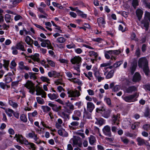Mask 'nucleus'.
Wrapping results in <instances>:
<instances>
[{
	"label": "nucleus",
	"mask_w": 150,
	"mask_h": 150,
	"mask_svg": "<svg viewBox=\"0 0 150 150\" xmlns=\"http://www.w3.org/2000/svg\"><path fill=\"white\" fill-rule=\"evenodd\" d=\"M121 139L122 142L125 144H127L129 142V140L126 137H121Z\"/></svg>",
	"instance_id": "nucleus-42"
},
{
	"label": "nucleus",
	"mask_w": 150,
	"mask_h": 150,
	"mask_svg": "<svg viewBox=\"0 0 150 150\" xmlns=\"http://www.w3.org/2000/svg\"><path fill=\"white\" fill-rule=\"evenodd\" d=\"M71 125H69V129L72 130H74L76 129V126H78L79 125V122L77 121L73 122L71 123Z\"/></svg>",
	"instance_id": "nucleus-18"
},
{
	"label": "nucleus",
	"mask_w": 150,
	"mask_h": 150,
	"mask_svg": "<svg viewBox=\"0 0 150 150\" xmlns=\"http://www.w3.org/2000/svg\"><path fill=\"white\" fill-rule=\"evenodd\" d=\"M102 131L105 135L109 137H111V132L110 126L108 125L105 126L103 129Z\"/></svg>",
	"instance_id": "nucleus-4"
},
{
	"label": "nucleus",
	"mask_w": 150,
	"mask_h": 150,
	"mask_svg": "<svg viewBox=\"0 0 150 150\" xmlns=\"http://www.w3.org/2000/svg\"><path fill=\"white\" fill-rule=\"evenodd\" d=\"M32 132H30L28 133V136L29 137L33 138L36 134H35L34 131H32Z\"/></svg>",
	"instance_id": "nucleus-57"
},
{
	"label": "nucleus",
	"mask_w": 150,
	"mask_h": 150,
	"mask_svg": "<svg viewBox=\"0 0 150 150\" xmlns=\"http://www.w3.org/2000/svg\"><path fill=\"white\" fill-rule=\"evenodd\" d=\"M89 142L90 144L92 145H94V144L96 142V137L93 135H91L88 137Z\"/></svg>",
	"instance_id": "nucleus-20"
},
{
	"label": "nucleus",
	"mask_w": 150,
	"mask_h": 150,
	"mask_svg": "<svg viewBox=\"0 0 150 150\" xmlns=\"http://www.w3.org/2000/svg\"><path fill=\"white\" fill-rule=\"evenodd\" d=\"M57 40L59 43H63L65 42L66 39L64 37H60L57 39Z\"/></svg>",
	"instance_id": "nucleus-44"
},
{
	"label": "nucleus",
	"mask_w": 150,
	"mask_h": 150,
	"mask_svg": "<svg viewBox=\"0 0 150 150\" xmlns=\"http://www.w3.org/2000/svg\"><path fill=\"white\" fill-rule=\"evenodd\" d=\"M83 118H85V119H91V115L89 112L86 111L85 108H84L83 112Z\"/></svg>",
	"instance_id": "nucleus-25"
},
{
	"label": "nucleus",
	"mask_w": 150,
	"mask_h": 150,
	"mask_svg": "<svg viewBox=\"0 0 150 150\" xmlns=\"http://www.w3.org/2000/svg\"><path fill=\"white\" fill-rule=\"evenodd\" d=\"M148 65V62L145 57H142L139 59L138 61V66L139 68H142Z\"/></svg>",
	"instance_id": "nucleus-1"
},
{
	"label": "nucleus",
	"mask_w": 150,
	"mask_h": 150,
	"mask_svg": "<svg viewBox=\"0 0 150 150\" xmlns=\"http://www.w3.org/2000/svg\"><path fill=\"white\" fill-rule=\"evenodd\" d=\"M101 74L102 75V74L100 73L99 71H95L94 73V75L96 79L99 76H101Z\"/></svg>",
	"instance_id": "nucleus-59"
},
{
	"label": "nucleus",
	"mask_w": 150,
	"mask_h": 150,
	"mask_svg": "<svg viewBox=\"0 0 150 150\" xmlns=\"http://www.w3.org/2000/svg\"><path fill=\"white\" fill-rule=\"evenodd\" d=\"M53 72V77L54 78L58 77L60 76L59 73L55 71H52Z\"/></svg>",
	"instance_id": "nucleus-51"
},
{
	"label": "nucleus",
	"mask_w": 150,
	"mask_h": 150,
	"mask_svg": "<svg viewBox=\"0 0 150 150\" xmlns=\"http://www.w3.org/2000/svg\"><path fill=\"white\" fill-rule=\"evenodd\" d=\"M11 19V15L9 14H6L5 16V20L7 23H10Z\"/></svg>",
	"instance_id": "nucleus-45"
},
{
	"label": "nucleus",
	"mask_w": 150,
	"mask_h": 150,
	"mask_svg": "<svg viewBox=\"0 0 150 150\" xmlns=\"http://www.w3.org/2000/svg\"><path fill=\"white\" fill-rule=\"evenodd\" d=\"M71 140H72L73 141V146L74 145H77L78 144V143L80 142L82 140L81 138L78 136H74L73 138H71Z\"/></svg>",
	"instance_id": "nucleus-13"
},
{
	"label": "nucleus",
	"mask_w": 150,
	"mask_h": 150,
	"mask_svg": "<svg viewBox=\"0 0 150 150\" xmlns=\"http://www.w3.org/2000/svg\"><path fill=\"white\" fill-rule=\"evenodd\" d=\"M137 67V62H133L132 64V66L130 68L131 73L134 74L136 70Z\"/></svg>",
	"instance_id": "nucleus-21"
},
{
	"label": "nucleus",
	"mask_w": 150,
	"mask_h": 150,
	"mask_svg": "<svg viewBox=\"0 0 150 150\" xmlns=\"http://www.w3.org/2000/svg\"><path fill=\"white\" fill-rule=\"evenodd\" d=\"M132 4L134 8L135 9L137 7L139 6V2L138 0H133Z\"/></svg>",
	"instance_id": "nucleus-35"
},
{
	"label": "nucleus",
	"mask_w": 150,
	"mask_h": 150,
	"mask_svg": "<svg viewBox=\"0 0 150 150\" xmlns=\"http://www.w3.org/2000/svg\"><path fill=\"white\" fill-rule=\"evenodd\" d=\"M38 11L41 13H43V14L47 16V14L43 10V8L41 7H39L38 8Z\"/></svg>",
	"instance_id": "nucleus-61"
},
{
	"label": "nucleus",
	"mask_w": 150,
	"mask_h": 150,
	"mask_svg": "<svg viewBox=\"0 0 150 150\" xmlns=\"http://www.w3.org/2000/svg\"><path fill=\"white\" fill-rule=\"evenodd\" d=\"M120 88V87L118 85H116L113 88L112 91L114 92H116L118 91Z\"/></svg>",
	"instance_id": "nucleus-60"
},
{
	"label": "nucleus",
	"mask_w": 150,
	"mask_h": 150,
	"mask_svg": "<svg viewBox=\"0 0 150 150\" xmlns=\"http://www.w3.org/2000/svg\"><path fill=\"white\" fill-rule=\"evenodd\" d=\"M114 71L113 70L110 71L106 76V79H109L112 78L114 75Z\"/></svg>",
	"instance_id": "nucleus-30"
},
{
	"label": "nucleus",
	"mask_w": 150,
	"mask_h": 150,
	"mask_svg": "<svg viewBox=\"0 0 150 150\" xmlns=\"http://www.w3.org/2000/svg\"><path fill=\"white\" fill-rule=\"evenodd\" d=\"M69 80L71 82H73L74 83H79V79H77L76 78H72L71 79H69Z\"/></svg>",
	"instance_id": "nucleus-55"
},
{
	"label": "nucleus",
	"mask_w": 150,
	"mask_h": 150,
	"mask_svg": "<svg viewBox=\"0 0 150 150\" xmlns=\"http://www.w3.org/2000/svg\"><path fill=\"white\" fill-rule=\"evenodd\" d=\"M38 103L41 105L44 104L45 103V101L44 99L40 97H37L36 98Z\"/></svg>",
	"instance_id": "nucleus-37"
},
{
	"label": "nucleus",
	"mask_w": 150,
	"mask_h": 150,
	"mask_svg": "<svg viewBox=\"0 0 150 150\" xmlns=\"http://www.w3.org/2000/svg\"><path fill=\"white\" fill-rule=\"evenodd\" d=\"M141 52L139 48H138L135 52V55H136L137 57H139L140 56Z\"/></svg>",
	"instance_id": "nucleus-52"
},
{
	"label": "nucleus",
	"mask_w": 150,
	"mask_h": 150,
	"mask_svg": "<svg viewBox=\"0 0 150 150\" xmlns=\"http://www.w3.org/2000/svg\"><path fill=\"white\" fill-rule=\"evenodd\" d=\"M16 49L20 50L23 51H25L26 50L25 49L24 45L19 42L17 44L16 47Z\"/></svg>",
	"instance_id": "nucleus-22"
},
{
	"label": "nucleus",
	"mask_w": 150,
	"mask_h": 150,
	"mask_svg": "<svg viewBox=\"0 0 150 150\" xmlns=\"http://www.w3.org/2000/svg\"><path fill=\"white\" fill-rule=\"evenodd\" d=\"M25 145L27 146V147L29 149H32V150H36V147L35 145L33 143L29 142L26 141L25 143Z\"/></svg>",
	"instance_id": "nucleus-12"
},
{
	"label": "nucleus",
	"mask_w": 150,
	"mask_h": 150,
	"mask_svg": "<svg viewBox=\"0 0 150 150\" xmlns=\"http://www.w3.org/2000/svg\"><path fill=\"white\" fill-rule=\"evenodd\" d=\"M150 109L148 107L146 108L144 113V116L145 117L149 116L150 115Z\"/></svg>",
	"instance_id": "nucleus-31"
},
{
	"label": "nucleus",
	"mask_w": 150,
	"mask_h": 150,
	"mask_svg": "<svg viewBox=\"0 0 150 150\" xmlns=\"http://www.w3.org/2000/svg\"><path fill=\"white\" fill-rule=\"evenodd\" d=\"M142 23L144 24V27L146 29V30H147L149 27V23L147 21H146Z\"/></svg>",
	"instance_id": "nucleus-47"
},
{
	"label": "nucleus",
	"mask_w": 150,
	"mask_h": 150,
	"mask_svg": "<svg viewBox=\"0 0 150 150\" xmlns=\"http://www.w3.org/2000/svg\"><path fill=\"white\" fill-rule=\"evenodd\" d=\"M122 63V61H119L115 63L114 64V66L115 67H117L120 66Z\"/></svg>",
	"instance_id": "nucleus-63"
},
{
	"label": "nucleus",
	"mask_w": 150,
	"mask_h": 150,
	"mask_svg": "<svg viewBox=\"0 0 150 150\" xmlns=\"http://www.w3.org/2000/svg\"><path fill=\"white\" fill-rule=\"evenodd\" d=\"M47 62L48 64L52 67H55V64L54 62L51 60H47Z\"/></svg>",
	"instance_id": "nucleus-54"
},
{
	"label": "nucleus",
	"mask_w": 150,
	"mask_h": 150,
	"mask_svg": "<svg viewBox=\"0 0 150 150\" xmlns=\"http://www.w3.org/2000/svg\"><path fill=\"white\" fill-rule=\"evenodd\" d=\"M18 65L19 68L21 70L25 69L28 71L30 69L28 67L24 65V63L23 61L20 62L18 63Z\"/></svg>",
	"instance_id": "nucleus-15"
},
{
	"label": "nucleus",
	"mask_w": 150,
	"mask_h": 150,
	"mask_svg": "<svg viewBox=\"0 0 150 150\" xmlns=\"http://www.w3.org/2000/svg\"><path fill=\"white\" fill-rule=\"evenodd\" d=\"M33 56L34 58V61L38 62V61L40 60V59L39 58V54L37 53H35Z\"/></svg>",
	"instance_id": "nucleus-50"
},
{
	"label": "nucleus",
	"mask_w": 150,
	"mask_h": 150,
	"mask_svg": "<svg viewBox=\"0 0 150 150\" xmlns=\"http://www.w3.org/2000/svg\"><path fill=\"white\" fill-rule=\"evenodd\" d=\"M141 79V76L140 74L138 72H136L133 76L132 81L135 83L139 82Z\"/></svg>",
	"instance_id": "nucleus-9"
},
{
	"label": "nucleus",
	"mask_w": 150,
	"mask_h": 150,
	"mask_svg": "<svg viewBox=\"0 0 150 150\" xmlns=\"http://www.w3.org/2000/svg\"><path fill=\"white\" fill-rule=\"evenodd\" d=\"M3 81H4L6 83H8L12 81V79L11 77L7 76V75H6L4 76Z\"/></svg>",
	"instance_id": "nucleus-32"
},
{
	"label": "nucleus",
	"mask_w": 150,
	"mask_h": 150,
	"mask_svg": "<svg viewBox=\"0 0 150 150\" xmlns=\"http://www.w3.org/2000/svg\"><path fill=\"white\" fill-rule=\"evenodd\" d=\"M0 87L3 89H5L6 87V83L3 82H0Z\"/></svg>",
	"instance_id": "nucleus-64"
},
{
	"label": "nucleus",
	"mask_w": 150,
	"mask_h": 150,
	"mask_svg": "<svg viewBox=\"0 0 150 150\" xmlns=\"http://www.w3.org/2000/svg\"><path fill=\"white\" fill-rule=\"evenodd\" d=\"M20 81V80L16 81H12L11 83V86L13 87L14 86H18Z\"/></svg>",
	"instance_id": "nucleus-53"
},
{
	"label": "nucleus",
	"mask_w": 150,
	"mask_h": 150,
	"mask_svg": "<svg viewBox=\"0 0 150 150\" xmlns=\"http://www.w3.org/2000/svg\"><path fill=\"white\" fill-rule=\"evenodd\" d=\"M67 94L69 95V97H78L81 95L79 91L77 90L74 91L72 90H68Z\"/></svg>",
	"instance_id": "nucleus-3"
},
{
	"label": "nucleus",
	"mask_w": 150,
	"mask_h": 150,
	"mask_svg": "<svg viewBox=\"0 0 150 150\" xmlns=\"http://www.w3.org/2000/svg\"><path fill=\"white\" fill-rule=\"evenodd\" d=\"M28 74L30 75L29 77L30 79H33L35 80L36 79V77L35 76L36 74V73L29 72Z\"/></svg>",
	"instance_id": "nucleus-39"
},
{
	"label": "nucleus",
	"mask_w": 150,
	"mask_h": 150,
	"mask_svg": "<svg viewBox=\"0 0 150 150\" xmlns=\"http://www.w3.org/2000/svg\"><path fill=\"white\" fill-rule=\"evenodd\" d=\"M137 87L135 86H129L126 90V92L128 93H131L133 91H137Z\"/></svg>",
	"instance_id": "nucleus-19"
},
{
	"label": "nucleus",
	"mask_w": 150,
	"mask_h": 150,
	"mask_svg": "<svg viewBox=\"0 0 150 150\" xmlns=\"http://www.w3.org/2000/svg\"><path fill=\"white\" fill-rule=\"evenodd\" d=\"M94 108L95 105L93 103L88 102L87 103V109L90 112H92Z\"/></svg>",
	"instance_id": "nucleus-16"
},
{
	"label": "nucleus",
	"mask_w": 150,
	"mask_h": 150,
	"mask_svg": "<svg viewBox=\"0 0 150 150\" xmlns=\"http://www.w3.org/2000/svg\"><path fill=\"white\" fill-rule=\"evenodd\" d=\"M16 138V140L17 142H19L21 144H24L25 145V143L26 141H28L26 138L23 136L22 135L20 134H16L14 137V138Z\"/></svg>",
	"instance_id": "nucleus-2"
},
{
	"label": "nucleus",
	"mask_w": 150,
	"mask_h": 150,
	"mask_svg": "<svg viewBox=\"0 0 150 150\" xmlns=\"http://www.w3.org/2000/svg\"><path fill=\"white\" fill-rule=\"evenodd\" d=\"M104 100L108 105H111V100L110 98L105 97Z\"/></svg>",
	"instance_id": "nucleus-46"
},
{
	"label": "nucleus",
	"mask_w": 150,
	"mask_h": 150,
	"mask_svg": "<svg viewBox=\"0 0 150 150\" xmlns=\"http://www.w3.org/2000/svg\"><path fill=\"white\" fill-rule=\"evenodd\" d=\"M51 102L49 103L48 105L52 107V109L54 111L57 112L58 114L61 110V106L59 105L58 106L57 105L53 104Z\"/></svg>",
	"instance_id": "nucleus-5"
},
{
	"label": "nucleus",
	"mask_w": 150,
	"mask_h": 150,
	"mask_svg": "<svg viewBox=\"0 0 150 150\" xmlns=\"http://www.w3.org/2000/svg\"><path fill=\"white\" fill-rule=\"evenodd\" d=\"M118 118V116L117 115H113L112 116V124L113 125H118L119 124V123L116 122V121L117 120Z\"/></svg>",
	"instance_id": "nucleus-27"
},
{
	"label": "nucleus",
	"mask_w": 150,
	"mask_h": 150,
	"mask_svg": "<svg viewBox=\"0 0 150 150\" xmlns=\"http://www.w3.org/2000/svg\"><path fill=\"white\" fill-rule=\"evenodd\" d=\"M4 64H3L4 67L7 71L8 70V67L10 63V61L9 60H6L5 59L3 60Z\"/></svg>",
	"instance_id": "nucleus-28"
},
{
	"label": "nucleus",
	"mask_w": 150,
	"mask_h": 150,
	"mask_svg": "<svg viewBox=\"0 0 150 150\" xmlns=\"http://www.w3.org/2000/svg\"><path fill=\"white\" fill-rule=\"evenodd\" d=\"M16 49V47L14 46L12 47L11 48V49L12 50V53L13 55H16L18 53V51Z\"/></svg>",
	"instance_id": "nucleus-49"
},
{
	"label": "nucleus",
	"mask_w": 150,
	"mask_h": 150,
	"mask_svg": "<svg viewBox=\"0 0 150 150\" xmlns=\"http://www.w3.org/2000/svg\"><path fill=\"white\" fill-rule=\"evenodd\" d=\"M139 125V123L135 122L134 124H132L131 126V128L133 130L137 128V127Z\"/></svg>",
	"instance_id": "nucleus-56"
},
{
	"label": "nucleus",
	"mask_w": 150,
	"mask_h": 150,
	"mask_svg": "<svg viewBox=\"0 0 150 150\" xmlns=\"http://www.w3.org/2000/svg\"><path fill=\"white\" fill-rule=\"evenodd\" d=\"M70 62L72 64H76V65L81 64V58L79 56H75L71 59Z\"/></svg>",
	"instance_id": "nucleus-6"
},
{
	"label": "nucleus",
	"mask_w": 150,
	"mask_h": 150,
	"mask_svg": "<svg viewBox=\"0 0 150 150\" xmlns=\"http://www.w3.org/2000/svg\"><path fill=\"white\" fill-rule=\"evenodd\" d=\"M142 68L143 71L145 75L146 76H148L149 71L148 65L146 66H145L144 67H143Z\"/></svg>",
	"instance_id": "nucleus-33"
},
{
	"label": "nucleus",
	"mask_w": 150,
	"mask_h": 150,
	"mask_svg": "<svg viewBox=\"0 0 150 150\" xmlns=\"http://www.w3.org/2000/svg\"><path fill=\"white\" fill-rule=\"evenodd\" d=\"M136 15L139 20H140L142 17L143 12L142 10L140 8H138L136 11Z\"/></svg>",
	"instance_id": "nucleus-17"
},
{
	"label": "nucleus",
	"mask_w": 150,
	"mask_h": 150,
	"mask_svg": "<svg viewBox=\"0 0 150 150\" xmlns=\"http://www.w3.org/2000/svg\"><path fill=\"white\" fill-rule=\"evenodd\" d=\"M112 62H111L110 61H109V62L107 63H103L101 64L100 66V67H106L108 66H110Z\"/></svg>",
	"instance_id": "nucleus-48"
},
{
	"label": "nucleus",
	"mask_w": 150,
	"mask_h": 150,
	"mask_svg": "<svg viewBox=\"0 0 150 150\" xmlns=\"http://www.w3.org/2000/svg\"><path fill=\"white\" fill-rule=\"evenodd\" d=\"M8 111L12 113L13 116L16 118L18 119L19 117V113L17 112H14L13 110L9 108Z\"/></svg>",
	"instance_id": "nucleus-29"
},
{
	"label": "nucleus",
	"mask_w": 150,
	"mask_h": 150,
	"mask_svg": "<svg viewBox=\"0 0 150 150\" xmlns=\"http://www.w3.org/2000/svg\"><path fill=\"white\" fill-rule=\"evenodd\" d=\"M81 64L76 65V66H74V68L75 70H76L78 72H80V67Z\"/></svg>",
	"instance_id": "nucleus-62"
},
{
	"label": "nucleus",
	"mask_w": 150,
	"mask_h": 150,
	"mask_svg": "<svg viewBox=\"0 0 150 150\" xmlns=\"http://www.w3.org/2000/svg\"><path fill=\"white\" fill-rule=\"evenodd\" d=\"M38 114V112L36 110H35L32 113H28V117H35Z\"/></svg>",
	"instance_id": "nucleus-41"
},
{
	"label": "nucleus",
	"mask_w": 150,
	"mask_h": 150,
	"mask_svg": "<svg viewBox=\"0 0 150 150\" xmlns=\"http://www.w3.org/2000/svg\"><path fill=\"white\" fill-rule=\"evenodd\" d=\"M10 65V68L11 69H13L16 67L17 64L15 61L13 60L11 61Z\"/></svg>",
	"instance_id": "nucleus-43"
},
{
	"label": "nucleus",
	"mask_w": 150,
	"mask_h": 150,
	"mask_svg": "<svg viewBox=\"0 0 150 150\" xmlns=\"http://www.w3.org/2000/svg\"><path fill=\"white\" fill-rule=\"evenodd\" d=\"M40 78L42 81L43 82H46L48 83H50V82H49L50 81V80L47 77L42 76Z\"/></svg>",
	"instance_id": "nucleus-36"
},
{
	"label": "nucleus",
	"mask_w": 150,
	"mask_h": 150,
	"mask_svg": "<svg viewBox=\"0 0 150 150\" xmlns=\"http://www.w3.org/2000/svg\"><path fill=\"white\" fill-rule=\"evenodd\" d=\"M97 23L99 27L101 26L102 25V27L105 28V25L106 24V22L104 18L100 17L97 19Z\"/></svg>",
	"instance_id": "nucleus-11"
},
{
	"label": "nucleus",
	"mask_w": 150,
	"mask_h": 150,
	"mask_svg": "<svg viewBox=\"0 0 150 150\" xmlns=\"http://www.w3.org/2000/svg\"><path fill=\"white\" fill-rule=\"evenodd\" d=\"M33 41V40L29 36H27L26 37L25 41L26 43L28 45H30V41Z\"/></svg>",
	"instance_id": "nucleus-38"
},
{
	"label": "nucleus",
	"mask_w": 150,
	"mask_h": 150,
	"mask_svg": "<svg viewBox=\"0 0 150 150\" xmlns=\"http://www.w3.org/2000/svg\"><path fill=\"white\" fill-rule=\"evenodd\" d=\"M20 120L24 122H26L27 121V116L25 114H22L20 117Z\"/></svg>",
	"instance_id": "nucleus-34"
},
{
	"label": "nucleus",
	"mask_w": 150,
	"mask_h": 150,
	"mask_svg": "<svg viewBox=\"0 0 150 150\" xmlns=\"http://www.w3.org/2000/svg\"><path fill=\"white\" fill-rule=\"evenodd\" d=\"M48 97L51 100H53L54 99H57L58 97V94H56L53 93L51 94V93H49L47 94Z\"/></svg>",
	"instance_id": "nucleus-24"
},
{
	"label": "nucleus",
	"mask_w": 150,
	"mask_h": 150,
	"mask_svg": "<svg viewBox=\"0 0 150 150\" xmlns=\"http://www.w3.org/2000/svg\"><path fill=\"white\" fill-rule=\"evenodd\" d=\"M144 88L146 91H150V84H146L144 85Z\"/></svg>",
	"instance_id": "nucleus-58"
},
{
	"label": "nucleus",
	"mask_w": 150,
	"mask_h": 150,
	"mask_svg": "<svg viewBox=\"0 0 150 150\" xmlns=\"http://www.w3.org/2000/svg\"><path fill=\"white\" fill-rule=\"evenodd\" d=\"M89 54L90 56L91 57H92L93 56H94L95 59H97V58L98 57V55L97 53L92 51H90L89 52Z\"/></svg>",
	"instance_id": "nucleus-40"
},
{
	"label": "nucleus",
	"mask_w": 150,
	"mask_h": 150,
	"mask_svg": "<svg viewBox=\"0 0 150 150\" xmlns=\"http://www.w3.org/2000/svg\"><path fill=\"white\" fill-rule=\"evenodd\" d=\"M137 141L138 142L137 144L139 146H142L145 144V140L140 137H138L137 138Z\"/></svg>",
	"instance_id": "nucleus-23"
},
{
	"label": "nucleus",
	"mask_w": 150,
	"mask_h": 150,
	"mask_svg": "<svg viewBox=\"0 0 150 150\" xmlns=\"http://www.w3.org/2000/svg\"><path fill=\"white\" fill-rule=\"evenodd\" d=\"M58 115L64 119V121H65L67 119L68 120L69 119V115L66 114L64 112L60 111L59 112Z\"/></svg>",
	"instance_id": "nucleus-14"
},
{
	"label": "nucleus",
	"mask_w": 150,
	"mask_h": 150,
	"mask_svg": "<svg viewBox=\"0 0 150 150\" xmlns=\"http://www.w3.org/2000/svg\"><path fill=\"white\" fill-rule=\"evenodd\" d=\"M111 111V110L110 109L107 110L103 109V112H101L102 116L105 118H108L110 116Z\"/></svg>",
	"instance_id": "nucleus-10"
},
{
	"label": "nucleus",
	"mask_w": 150,
	"mask_h": 150,
	"mask_svg": "<svg viewBox=\"0 0 150 150\" xmlns=\"http://www.w3.org/2000/svg\"><path fill=\"white\" fill-rule=\"evenodd\" d=\"M137 93H135L134 94L128 96H126L123 99L126 102H132V100L134 98L136 97L137 98L138 96H137Z\"/></svg>",
	"instance_id": "nucleus-7"
},
{
	"label": "nucleus",
	"mask_w": 150,
	"mask_h": 150,
	"mask_svg": "<svg viewBox=\"0 0 150 150\" xmlns=\"http://www.w3.org/2000/svg\"><path fill=\"white\" fill-rule=\"evenodd\" d=\"M43 111L46 113H47L51 110V108L48 106L42 105L41 107Z\"/></svg>",
	"instance_id": "nucleus-26"
},
{
	"label": "nucleus",
	"mask_w": 150,
	"mask_h": 150,
	"mask_svg": "<svg viewBox=\"0 0 150 150\" xmlns=\"http://www.w3.org/2000/svg\"><path fill=\"white\" fill-rule=\"evenodd\" d=\"M34 84L31 81L28 80L24 84V86L27 89L29 90L30 91H33V88L34 87Z\"/></svg>",
	"instance_id": "nucleus-8"
}]
</instances>
